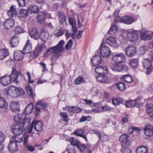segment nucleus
<instances>
[{"label":"nucleus","instance_id":"obj_1","mask_svg":"<svg viewBox=\"0 0 153 153\" xmlns=\"http://www.w3.org/2000/svg\"><path fill=\"white\" fill-rule=\"evenodd\" d=\"M25 113H21L18 114L14 117V120L16 122L15 124H22L23 127L26 128L29 126L30 120L26 119Z\"/></svg>","mask_w":153,"mask_h":153},{"label":"nucleus","instance_id":"obj_2","mask_svg":"<svg viewBox=\"0 0 153 153\" xmlns=\"http://www.w3.org/2000/svg\"><path fill=\"white\" fill-rule=\"evenodd\" d=\"M65 42L63 40H61L57 45L51 47L44 54V57L47 58L49 55L52 53H58L61 52L64 50L63 46Z\"/></svg>","mask_w":153,"mask_h":153},{"label":"nucleus","instance_id":"obj_3","mask_svg":"<svg viewBox=\"0 0 153 153\" xmlns=\"http://www.w3.org/2000/svg\"><path fill=\"white\" fill-rule=\"evenodd\" d=\"M103 40L100 46L99 49L96 52V54H100L104 57H107L110 55L111 51L109 47L105 46Z\"/></svg>","mask_w":153,"mask_h":153},{"label":"nucleus","instance_id":"obj_4","mask_svg":"<svg viewBox=\"0 0 153 153\" xmlns=\"http://www.w3.org/2000/svg\"><path fill=\"white\" fill-rule=\"evenodd\" d=\"M12 137L14 139V141H11L9 144L8 149L11 152H17L18 150L17 143H21L22 141V138L16 137L14 138L13 136Z\"/></svg>","mask_w":153,"mask_h":153},{"label":"nucleus","instance_id":"obj_5","mask_svg":"<svg viewBox=\"0 0 153 153\" xmlns=\"http://www.w3.org/2000/svg\"><path fill=\"white\" fill-rule=\"evenodd\" d=\"M11 81L15 82H18L21 81L22 78L20 71H17L16 69L14 68L12 70L11 74L9 76Z\"/></svg>","mask_w":153,"mask_h":153},{"label":"nucleus","instance_id":"obj_6","mask_svg":"<svg viewBox=\"0 0 153 153\" xmlns=\"http://www.w3.org/2000/svg\"><path fill=\"white\" fill-rule=\"evenodd\" d=\"M22 126H23L22 124H14L11 126L10 130L15 135L13 137L14 138H15L16 137H17V136H19L22 133L23 130Z\"/></svg>","mask_w":153,"mask_h":153},{"label":"nucleus","instance_id":"obj_7","mask_svg":"<svg viewBox=\"0 0 153 153\" xmlns=\"http://www.w3.org/2000/svg\"><path fill=\"white\" fill-rule=\"evenodd\" d=\"M48 104L47 103L42 100H39L36 104L35 108V114L36 116L39 115L40 112L42 109H46L48 108Z\"/></svg>","mask_w":153,"mask_h":153},{"label":"nucleus","instance_id":"obj_8","mask_svg":"<svg viewBox=\"0 0 153 153\" xmlns=\"http://www.w3.org/2000/svg\"><path fill=\"white\" fill-rule=\"evenodd\" d=\"M127 38L129 41L132 43V45L136 42L138 39L137 31L133 30L128 32L127 34Z\"/></svg>","mask_w":153,"mask_h":153},{"label":"nucleus","instance_id":"obj_9","mask_svg":"<svg viewBox=\"0 0 153 153\" xmlns=\"http://www.w3.org/2000/svg\"><path fill=\"white\" fill-rule=\"evenodd\" d=\"M126 57L122 53L114 54L112 57V60L116 63H123L125 62Z\"/></svg>","mask_w":153,"mask_h":153},{"label":"nucleus","instance_id":"obj_10","mask_svg":"<svg viewBox=\"0 0 153 153\" xmlns=\"http://www.w3.org/2000/svg\"><path fill=\"white\" fill-rule=\"evenodd\" d=\"M126 55L129 57H131L134 56L137 53L136 48L133 46H128L125 50Z\"/></svg>","mask_w":153,"mask_h":153},{"label":"nucleus","instance_id":"obj_11","mask_svg":"<svg viewBox=\"0 0 153 153\" xmlns=\"http://www.w3.org/2000/svg\"><path fill=\"white\" fill-rule=\"evenodd\" d=\"M105 42L107 44L113 47H117L119 46L117 38L113 37H108L105 40Z\"/></svg>","mask_w":153,"mask_h":153},{"label":"nucleus","instance_id":"obj_12","mask_svg":"<svg viewBox=\"0 0 153 153\" xmlns=\"http://www.w3.org/2000/svg\"><path fill=\"white\" fill-rule=\"evenodd\" d=\"M95 71L98 74H107L108 72V69L106 66H99L95 68Z\"/></svg>","mask_w":153,"mask_h":153},{"label":"nucleus","instance_id":"obj_13","mask_svg":"<svg viewBox=\"0 0 153 153\" xmlns=\"http://www.w3.org/2000/svg\"><path fill=\"white\" fill-rule=\"evenodd\" d=\"M10 107L11 110L13 112H17L20 110L19 102L12 101L10 103Z\"/></svg>","mask_w":153,"mask_h":153},{"label":"nucleus","instance_id":"obj_14","mask_svg":"<svg viewBox=\"0 0 153 153\" xmlns=\"http://www.w3.org/2000/svg\"><path fill=\"white\" fill-rule=\"evenodd\" d=\"M96 54L91 59V62L93 65L96 66L100 64L102 61L100 55Z\"/></svg>","mask_w":153,"mask_h":153},{"label":"nucleus","instance_id":"obj_15","mask_svg":"<svg viewBox=\"0 0 153 153\" xmlns=\"http://www.w3.org/2000/svg\"><path fill=\"white\" fill-rule=\"evenodd\" d=\"M16 87L15 86L11 87L9 89L6 91L7 95L11 98L17 97L16 93Z\"/></svg>","mask_w":153,"mask_h":153},{"label":"nucleus","instance_id":"obj_16","mask_svg":"<svg viewBox=\"0 0 153 153\" xmlns=\"http://www.w3.org/2000/svg\"><path fill=\"white\" fill-rule=\"evenodd\" d=\"M120 22L126 24H131L134 22V20L132 17L126 16L120 18Z\"/></svg>","mask_w":153,"mask_h":153},{"label":"nucleus","instance_id":"obj_17","mask_svg":"<svg viewBox=\"0 0 153 153\" xmlns=\"http://www.w3.org/2000/svg\"><path fill=\"white\" fill-rule=\"evenodd\" d=\"M29 34L31 37L35 39L38 40L39 38V33L37 29L35 28H33L30 30Z\"/></svg>","mask_w":153,"mask_h":153},{"label":"nucleus","instance_id":"obj_18","mask_svg":"<svg viewBox=\"0 0 153 153\" xmlns=\"http://www.w3.org/2000/svg\"><path fill=\"white\" fill-rule=\"evenodd\" d=\"M0 80L1 83L4 86L7 85L11 82L10 77L8 75H5L1 77Z\"/></svg>","mask_w":153,"mask_h":153},{"label":"nucleus","instance_id":"obj_19","mask_svg":"<svg viewBox=\"0 0 153 153\" xmlns=\"http://www.w3.org/2000/svg\"><path fill=\"white\" fill-rule=\"evenodd\" d=\"M128 134H126L121 135L119 138V140L122 143V146H127L128 143Z\"/></svg>","mask_w":153,"mask_h":153},{"label":"nucleus","instance_id":"obj_20","mask_svg":"<svg viewBox=\"0 0 153 153\" xmlns=\"http://www.w3.org/2000/svg\"><path fill=\"white\" fill-rule=\"evenodd\" d=\"M85 131L80 129H77L75 130L74 132L76 135L84 139L86 142H88V140L86 135H84Z\"/></svg>","mask_w":153,"mask_h":153},{"label":"nucleus","instance_id":"obj_21","mask_svg":"<svg viewBox=\"0 0 153 153\" xmlns=\"http://www.w3.org/2000/svg\"><path fill=\"white\" fill-rule=\"evenodd\" d=\"M139 98H137L136 100H127L126 102V107H137L138 105V103L137 102Z\"/></svg>","mask_w":153,"mask_h":153},{"label":"nucleus","instance_id":"obj_22","mask_svg":"<svg viewBox=\"0 0 153 153\" xmlns=\"http://www.w3.org/2000/svg\"><path fill=\"white\" fill-rule=\"evenodd\" d=\"M32 45L30 41L28 40L23 49V52L24 54L29 53L32 51Z\"/></svg>","mask_w":153,"mask_h":153},{"label":"nucleus","instance_id":"obj_23","mask_svg":"<svg viewBox=\"0 0 153 153\" xmlns=\"http://www.w3.org/2000/svg\"><path fill=\"white\" fill-rule=\"evenodd\" d=\"M33 122H34V128L36 131H40L42 130L43 123L41 121L34 120Z\"/></svg>","mask_w":153,"mask_h":153},{"label":"nucleus","instance_id":"obj_24","mask_svg":"<svg viewBox=\"0 0 153 153\" xmlns=\"http://www.w3.org/2000/svg\"><path fill=\"white\" fill-rule=\"evenodd\" d=\"M14 23V21L13 19H8L5 20L4 24V25L6 29H8L13 27Z\"/></svg>","mask_w":153,"mask_h":153},{"label":"nucleus","instance_id":"obj_25","mask_svg":"<svg viewBox=\"0 0 153 153\" xmlns=\"http://www.w3.org/2000/svg\"><path fill=\"white\" fill-rule=\"evenodd\" d=\"M139 58H134L130 59L129 62V65L132 68H137L139 66Z\"/></svg>","mask_w":153,"mask_h":153},{"label":"nucleus","instance_id":"obj_26","mask_svg":"<svg viewBox=\"0 0 153 153\" xmlns=\"http://www.w3.org/2000/svg\"><path fill=\"white\" fill-rule=\"evenodd\" d=\"M145 133L148 136H151L153 135V127L152 126L149 125L144 128Z\"/></svg>","mask_w":153,"mask_h":153},{"label":"nucleus","instance_id":"obj_27","mask_svg":"<svg viewBox=\"0 0 153 153\" xmlns=\"http://www.w3.org/2000/svg\"><path fill=\"white\" fill-rule=\"evenodd\" d=\"M96 79L98 82H101L107 83L108 82V77L104 74H98Z\"/></svg>","mask_w":153,"mask_h":153},{"label":"nucleus","instance_id":"obj_28","mask_svg":"<svg viewBox=\"0 0 153 153\" xmlns=\"http://www.w3.org/2000/svg\"><path fill=\"white\" fill-rule=\"evenodd\" d=\"M23 53L21 51H17L15 52L14 54V57L16 61H19L22 59L24 57Z\"/></svg>","mask_w":153,"mask_h":153},{"label":"nucleus","instance_id":"obj_29","mask_svg":"<svg viewBox=\"0 0 153 153\" xmlns=\"http://www.w3.org/2000/svg\"><path fill=\"white\" fill-rule=\"evenodd\" d=\"M119 64L113 63L111 64L110 66V67L114 71H122L121 65Z\"/></svg>","mask_w":153,"mask_h":153},{"label":"nucleus","instance_id":"obj_30","mask_svg":"<svg viewBox=\"0 0 153 153\" xmlns=\"http://www.w3.org/2000/svg\"><path fill=\"white\" fill-rule=\"evenodd\" d=\"M91 145L89 144H84L79 143L77 147L79 149L80 152H83L85 149H88L90 148Z\"/></svg>","mask_w":153,"mask_h":153},{"label":"nucleus","instance_id":"obj_31","mask_svg":"<svg viewBox=\"0 0 153 153\" xmlns=\"http://www.w3.org/2000/svg\"><path fill=\"white\" fill-rule=\"evenodd\" d=\"M9 55L8 50L5 49H2L0 51V60H3Z\"/></svg>","mask_w":153,"mask_h":153},{"label":"nucleus","instance_id":"obj_32","mask_svg":"<svg viewBox=\"0 0 153 153\" xmlns=\"http://www.w3.org/2000/svg\"><path fill=\"white\" fill-rule=\"evenodd\" d=\"M33 108V104L32 103H30L27 105L23 113H25L26 114H29L32 113Z\"/></svg>","mask_w":153,"mask_h":153},{"label":"nucleus","instance_id":"obj_33","mask_svg":"<svg viewBox=\"0 0 153 153\" xmlns=\"http://www.w3.org/2000/svg\"><path fill=\"white\" fill-rule=\"evenodd\" d=\"M28 11L31 13H37L39 11V8L36 5H31L28 8Z\"/></svg>","mask_w":153,"mask_h":153},{"label":"nucleus","instance_id":"obj_34","mask_svg":"<svg viewBox=\"0 0 153 153\" xmlns=\"http://www.w3.org/2000/svg\"><path fill=\"white\" fill-rule=\"evenodd\" d=\"M147 111L149 115L151 117H153V105L152 104L147 103L146 105Z\"/></svg>","mask_w":153,"mask_h":153},{"label":"nucleus","instance_id":"obj_35","mask_svg":"<svg viewBox=\"0 0 153 153\" xmlns=\"http://www.w3.org/2000/svg\"><path fill=\"white\" fill-rule=\"evenodd\" d=\"M69 23L71 25L72 27V30L74 32H76L77 29L76 27V22L73 18H69L68 19Z\"/></svg>","mask_w":153,"mask_h":153},{"label":"nucleus","instance_id":"obj_36","mask_svg":"<svg viewBox=\"0 0 153 153\" xmlns=\"http://www.w3.org/2000/svg\"><path fill=\"white\" fill-rule=\"evenodd\" d=\"M16 36L13 37L10 42L11 46L13 48L16 47L19 44V40L15 37Z\"/></svg>","mask_w":153,"mask_h":153},{"label":"nucleus","instance_id":"obj_37","mask_svg":"<svg viewBox=\"0 0 153 153\" xmlns=\"http://www.w3.org/2000/svg\"><path fill=\"white\" fill-rule=\"evenodd\" d=\"M118 30L117 25H113L111 26L108 32V33L110 35H113L116 33Z\"/></svg>","mask_w":153,"mask_h":153},{"label":"nucleus","instance_id":"obj_38","mask_svg":"<svg viewBox=\"0 0 153 153\" xmlns=\"http://www.w3.org/2000/svg\"><path fill=\"white\" fill-rule=\"evenodd\" d=\"M43 46L41 45H38L33 51V53L35 56H37L42 51Z\"/></svg>","mask_w":153,"mask_h":153},{"label":"nucleus","instance_id":"obj_39","mask_svg":"<svg viewBox=\"0 0 153 153\" xmlns=\"http://www.w3.org/2000/svg\"><path fill=\"white\" fill-rule=\"evenodd\" d=\"M143 67L144 68L150 67L152 66L151 61L149 59H144L143 61Z\"/></svg>","mask_w":153,"mask_h":153},{"label":"nucleus","instance_id":"obj_40","mask_svg":"<svg viewBox=\"0 0 153 153\" xmlns=\"http://www.w3.org/2000/svg\"><path fill=\"white\" fill-rule=\"evenodd\" d=\"M16 11L13 6H11L10 10L7 11L8 15L9 17H13L16 15Z\"/></svg>","mask_w":153,"mask_h":153},{"label":"nucleus","instance_id":"obj_41","mask_svg":"<svg viewBox=\"0 0 153 153\" xmlns=\"http://www.w3.org/2000/svg\"><path fill=\"white\" fill-rule=\"evenodd\" d=\"M123 101L122 98L118 97L112 99V104L114 105L117 106L122 103Z\"/></svg>","mask_w":153,"mask_h":153},{"label":"nucleus","instance_id":"obj_42","mask_svg":"<svg viewBox=\"0 0 153 153\" xmlns=\"http://www.w3.org/2000/svg\"><path fill=\"white\" fill-rule=\"evenodd\" d=\"M45 13L42 12L39 13L38 16L37 20L39 23H41L45 19Z\"/></svg>","mask_w":153,"mask_h":153},{"label":"nucleus","instance_id":"obj_43","mask_svg":"<svg viewBox=\"0 0 153 153\" xmlns=\"http://www.w3.org/2000/svg\"><path fill=\"white\" fill-rule=\"evenodd\" d=\"M121 79L125 82L128 83L131 82L133 81L132 76L129 75H123L121 76Z\"/></svg>","mask_w":153,"mask_h":153},{"label":"nucleus","instance_id":"obj_44","mask_svg":"<svg viewBox=\"0 0 153 153\" xmlns=\"http://www.w3.org/2000/svg\"><path fill=\"white\" fill-rule=\"evenodd\" d=\"M59 19L60 24L63 25L64 22L65 21V16L64 14L61 12L58 13Z\"/></svg>","mask_w":153,"mask_h":153},{"label":"nucleus","instance_id":"obj_45","mask_svg":"<svg viewBox=\"0 0 153 153\" xmlns=\"http://www.w3.org/2000/svg\"><path fill=\"white\" fill-rule=\"evenodd\" d=\"M8 106V103L2 97L0 98V108H6Z\"/></svg>","mask_w":153,"mask_h":153},{"label":"nucleus","instance_id":"obj_46","mask_svg":"<svg viewBox=\"0 0 153 153\" xmlns=\"http://www.w3.org/2000/svg\"><path fill=\"white\" fill-rule=\"evenodd\" d=\"M140 38L142 40H148L151 39L152 36L146 33L142 32L140 34Z\"/></svg>","mask_w":153,"mask_h":153},{"label":"nucleus","instance_id":"obj_47","mask_svg":"<svg viewBox=\"0 0 153 153\" xmlns=\"http://www.w3.org/2000/svg\"><path fill=\"white\" fill-rule=\"evenodd\" d=\"M117 88L121 91H123L126 89L125 84L123 82H119L116 84Z\"/></svg>","mask_w":153,"mask_h":153},{"label":"nucleus","instance_id":"obj_48","mask_svg":"<svg viewBox=\"0 0 153 153\" xmlns=\"http://www.w3.org/2000/svg\"><path fill=\"white\" fill-rule=\"evenodd\" d=\"M28 12L27 10L24 9L20 10L19 14V17L20 18L27 16L28 15Z\"/></svg>","mask_w":153,"mask_h":153},{"label":"nucleus","instance_id":"obj_49","mask_svg":"<svg viewBox=\"0 0 153 153\" xmlns=\"http://www.w3.org/2000/svg\"><path fill=\"white\" fill-rule=\"evenodd\" d=\"M137 153H147L148 151V148L144 146H140L137 149Z\"/></svg>","mask_w":153,"mask_h":153},{"label":"nucleus","instance_id":"obj_50","mask_svg":"<svg viewBox=\"0 0 153 153\" xmlns=\"http://www.w3.org/2000/svg\"><path fill=\"white\" fill-rule=\"evenodd\" d=\"M69 112L77 113L81 111V109L77 106H72L68 108Z\"/></svg>","mask_w":153,"mask_h":153},{"label":"nucleus","instance_id":"obj_51","mask_svg":"<svg viewBox=\"0 0 153 153\" xmlns=\"http://www.w3.org/2000/svg\"><path fill=\"white\" fill-rule=\"evenodd\" d=\"M25 89L30 97L33 98L34 95L32 88L30 85H27Z\"/></svg>","mask_w":153,"mask_h":153},{"label":"nucleus","instance_id":"obj_52","mask_svg":"<svg viewBox=\"0 0 153 153\" xmlns=\"http://www.w3.org/2000/svg\"><path fill=\"white\" fill-rule=\"evenodd\" d=\"M85 82L83 77L79 76L75 80L74 82L76 85H79Z\"/></svg>","mask_w":153,"mask_h":153},{"label":"nucleus","instance_id":"obj_53","mask_svg":"<svg viewBox=\"0 0 153 153\" xmlns=\"http://www.w3.org/2000/svg\"><path fill=\"white\" fill-rule=\"evenodd\" d=\"M48 35L47 33H45L44 32H42L39 36V38L41 39L44 42L46 41L48 39Z\"/></svg>","mask_w":153,"mask_h":153},{"label":"nucleus","instance_id":"obj_54","mask_svg":"<svg viewBox=\"0 0 153 153\" xmlns=\"http://www.w3.org/2000/svg\"><path fill=\"white\" fill-rule=\"evenodd\" d=\"M16 93L17 96H22L24 95L25 92L24 90L21 88H16Z\"/></svg>","mask_w":153,"mask_h":153},{"label":"nucleus","instance_id":"obj_55","mask_svg":"<svg viewBox=\"0 0 153 153\" xmlns=\"http://www.w3.org/2000/svg\"><path fill=\"white\" fill-rule=\"evenodd\" d=\"M29 137V135L27 134H23L22 138V140L24 139L23 144L24 146L27 145L28 141V139Z\"/></svg>","mask_w":153,"mask_h":153},{"label":"nucleus","instance_id":"obj_56","mask_svg":"<svg viewBox=\"0 0 153 153\" xmlns=\"http://www.w3.org/2000/svg\"><path fill=\"white\" fill-rule=\"evenodd\" d=\"M147 50V48L146 46H142L140 48L138 51L141 55H143L145 53V51Z\"/></svg>","mask_w":153,"mask_h":153},{"label":"nucleus","instance_id":"obj_57","mask_svg":"<svg viewBox=\"0 0 153 153\" xmlns=\"http://www.w3.org/2000/svg\"><path fill=\"white\" fill-rule=\"evenodd\" d=\"M69 142L72 145L76 146L77 147L79 143V142L74 138L70 139Z\"/></svg>","mask_w":153,"mask_h":153},{"label":"nucleus","instance_id":"obj_58","mask_svg":"<svg viewBox=\"0 0 153 153\" xmlns=\"http://www.w3.org/2000/svg\"><path fill=\"white\" fill-rule=\"evenodd\" d=\"M64 32V31L63 30L60 29L56 30L54 34L56 37H59L63 35Z\"/></svg>","mask_w":153,"mask_h":153},{"label":"nucleus","instance_id":"obj_59","mask_svg":"<svg viewBox=\"0 0 153 153\" xmlns=\"http://www.w3.org/2000/svg\"><path fill=\"white\" fill-rule=\"evenodd\" d=\"M15 33L16 34H20L24 32L23 29L20 27H16L14 30Z\"/></svg>","mask_w":153,"mask_h":153},{"label":"nucleus","instance_id":"obj_60","mask_svg":"<svg viewBox=\"0 0 153 153\" xmlns=\"http://www.w3.org/2000/svg\"><path fill=\"white\" fill-rule=\"evenodd\" d=\"M60 115L62 118L63 120L66 122H68V114L65 112H61L60 113Z\"/></svg>","mask_w":153,"mask_h":153},{"label":"nucleus","instance_id":"obj_61","mask_svg":"<svg viewBox=\"0 0 153 153\" xmlns=\"http://www.w3.org/2000/svg\"><path fill=\"white\" fill-rule=\"evenodd\" d=\"M73 43L72 40V39L69 40L65 45V49L68 50L69 49L72 47Z\"/></svg>","mask_w":153,"mask_h":153},{"label":"nucleus","instance_id":"obj_62","mask_svg":"<svg viewBox=\"0 0 153 153\" xmlns=\"http://www.w3.org/2000/svg\"><path fill=\"white\" fill-rule=\"evenodd\" d=\"M68 153H76L74 148L72 146H68L66 149Z\"/></svg>","mask_w":153,"mask_h":153},{"label":"nucleus","instance_id":"obj_63","mask_svg":"<svg viewBox=\"0 0 153 153\" xmlns=\"http://www.w3.org/2000/svg\"><path fill=\"white\" fill-rule=\"evenodd\" d=\"M77 19L78 26L80 27L83 26L82 23L84 21L83 18L81 16H78Z\"/></svg>","mask_w":153,"mask_h":153},{"label":"nucleus","instance_id":"obj_64","mask_svg":"<svg viewBox=\"0 0 153 153\" xmlns=\"http://www.w3.org/2000/svg\"><path fill=\"white\" fill-rule=\"evenodd\" d=\"M91 117L90 116H82L80 120V122H84L86 120L90 121L91 120Z\"/></svg>","mask_w":153,"mask_h":153}]
</instances>
